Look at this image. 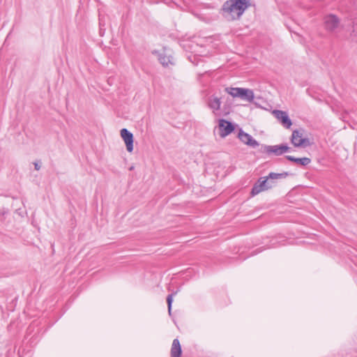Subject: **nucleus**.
I'll use <instances>...</instances> for the list:
<instances>
[{
  "label": "nucleus",
  "instance_id": "a211bd4d",
  "mask_svg": "<svg viewBox=\"0 0 357 357\" xmlns=\"http://www.w3.org/2000/svg\"><path fill=\"white\" fill-rule=\"evenodd\" d=\"M34 167L36 170H39L40 169V165L38 162H34Z\"/></svg>",
  "mask_w": 357,
  "mask_h": 357
},
{
  "label": "nucleus",
  "instance_id": "0eeeda50",
  "mask_svg": "<svg viewBox=\"0 0 357 357\" xmlns=\"http://www.w3.org/2000/svg\"><path fill=\"white\" fill-rule=\"evenodd\" d=\"M238 137L243 144L252 148H257L259 146V143L257 140H255L250 135L245 132L241 129L238 132Z\"/></svg>",
  "mask_w": 357,
  "mask_h": 357
},
{
  "label": "nucleus",
  "instance_id": "9d476101",
  "mask_svg": "<svg viewBox=\"0 0 357 357\" xmlns=\"http://www.w3.org/2000/svg\"><path fill=\"white\" fill-rule=\"evenodd\" d=\"M181 347L178 339H174L171 348V357H181Z\"/></svg>",
  "mask_w": 357,
  "mask_h": 357
},
{
  "label": "nucleus",
  "instance_id": "f257e3e1",
  "mask_svg": "<svg viewBox=\"0 0 357 357\" xmlns=\"http://www.w3.org/2000/svg\"><path fill=\"white\" fill-rule=\"evenodd\" d=\"M250 6V0H228L221 8V15L228 21L238 20Z\"/></svg>",
  "mask_w": 357,
  "mask_h": 357
},
{
  "label": "nucleus",
  "instance_id": "dca6fc26",
  "mask_svg": "<svg viewBox=\"0 0 357 357\" xmlns=\"http://www.w3.org/2000/svg\"><path fill=\"white\" fill-rule=\"evenodd\" d=\"M158 59L160 63L164 66H168L169 63H172V57L171 56H167L165 54H160Z\"/></svg>",
  "mask_w": 357,
  "mask_h": 357
},
{
  "label": "nucleus",
  "instance_id": "4468645a",
  "mask_svg": "<svg viewBox=\"0 0 357 357\" xmlns=\"http://www.w3.org/2000/svg\"><path fill=\"white\" fill-rule=\"evenodd\" d=\"M243 88H238V87H226L225 91L231 96L233 98H241V92H242Z\"/></svg>",
  "mask_w": 357,
  "mask_h": 357
},
{
  "label": "nucleus",
  "instance_id": "7ed1b4c3",
  "mask_svg": "<svg viewBox=\"0 0 357 357\" xmlns=\"http://www.w3.org/2000/svg\"><path fill=\"white\" fill-rule=\"evenodd\" d=\"M325 29L331 33L336 32L340 27V20L335 15H328L324 20Z\"/></svg>",
  "mask_w": 357,
  "mask_h": 357
},
{
  "label": "nucleus",
  "instance_id": "f3484780",
  "mask_svg": "<svg viewBox=\"0 0 357 357\" xmlns=\"http://www.w3.org/2000/svg\"><path fill=\"white\" fill-rule=\"evenodd\" d=\"M176 293H174L175 294ZM173 295L174 294H169L167 297V307H168V312L169 314H171L172 311V304L173 302Z\"/></svg>",
  "mask_w": 357,
  "mask_h": 357
},
{
  "label": "nucleus",
  "instance_id": "1a4fd4ad",
  "mask_svg": "<svg viewBox=\"0 0 357 357\" xmlns=\"http://www.w3.org/2000/svg\"><path fill=\"white\" fill-rule=\"evenodd\" d=\"M121 136L123 138L126 146V149L128 152H132L133 151V135L126 128H123L121 130Z\"/></svg>",
  "mask_w": 357,
  "mask_h": 357
},
{
  "label": "nucleus",
  "instance_id": "39448f33",
  "mask_svg": "<svg viewBox=\"0 0 357 357\" xmlns=\"http://www.w3.org/2000/svg\"><path fill=\"white\" fill-rule=\"evenodd\" d=\"M218 128L220 131V136L224 138L234 131V126L231 122L227 120L220 119Z\"/></svg>",
  "mask_w": 357,
  "mask_h": 357
},
{
  "label": "nucleus",
  "instance_id": "6e6552de",
  "mask_svg": "<svg viewBox=\"0 0 357 357\" xmlns=\"http://www.w3.org/2000/svg\"><path fill=\"white\" fill-rule=\"evenodd\" d=\"M289 147L286 144H280L275 146H265L264 151L270 154L273 153L275 155H281L284 153L288 151L289 150Z\"/></svg>",
  "mask_w": 357,
  "mask_h": 357
},
{
  "label": "nucleus",
  "instance_id": "ddd939ff",
  "mask_svg": "<svg viewBox=\"0 0 357 357\" xmlns=\"http://www.w3.org/2000/svg\"><path fill=\"white\" fill-rule=\"evenodd\" d=\"M255 98L254 92L252 89L243 88L241 99L248 102H252Z\"/></svg>",
  "mask_w": 357,
  "mask_h": 357
},
{
  "label": "nucleus",
  "instance_id": "f8f14e48",
  "mask_svg": "<svg viewBox=\"0 0 357 357\" xmlns=\"http://www.w3.org/2000/svg\"><path fill=\"white\" fill-rule=\"evenodd\" d=\"M286 158L289 160V161H291V162H294L299 165H301V166H306V165H308L310 162H311V160L310 158H295L294 156H291V155H287L286 156Z\"/></svg>",
  "mask_w": 357,
  "mask_h": 357
},
{
  "label": "nucleus",
  "instance_id": "f03ea898",
  "mask_svg": "<svg viewBox=\"0 0 357 357\" xmlns=\"http://www.w3.org/2000/svg\"><path fill=\"white\" fill-rule=\"evenodd\" d=\"M275 181L268 178V175L266 177H261L254 185L251 193L252 195L269 190L275 185Z\"/></svg>",
  "mask_w": 357,
  "mask_h": 357
},
{
  "label": "nucleus",
  "instance_id": "9b49d317",
  "mask_svg": "<svg viewBox=\"0 0 357 357\" xmlns=\"http://www.w3.org/2000/svg\"><path fill=\"white\" fill-rule=\"evenodd\" d=\"M221 100L220 98L216 96H211L208 98V106L213 109V112L218 111L220 108Z\"/></svg>",
  "mask_w": 357,
  "mask_h": 357
},
{
  "label": "nucleus",
  "instance_id": "2eb2a0df",
  "mask_svg": "<svg viewBox=\"0 0 357 357\" xmlns=\"http://www.w3.org/2000/svg\"><path fill=\"white\" fill-rule=\"evenodd\" d=\"M288 175H289L288 172H282V173L271 172L268 174V178H271V180L274 181L275 180L285 178L288 176Z\"/></svg>",
  "mask_w": 357,
  "mask_h": 357
},
{
  "label": "nucleus",
  "instance_id": "20e7f679",
  "mask_svg": "<svg viewBox=\"0 0 357 357\" xmlns=\"http://www.w3.org/2000/svg\"><path fill=\"white\" fill-rule=\"evenodd\" d=\"M303 130H295L291 137V142L296 147L310 146V142L308 138L303 137Z\"/></svg>",
  "mask_w": 357,
  "mask_h": 357
},
{
  "label": "nucleus",
  "instance_id": "423d86ee",
  "mask_svg": "<svg viewBox=\"0 0 357 357\" xmlns=\"http://www.w3.org/2000/svg\"><path fill=\"white\" fill-rule=\"evenodd\" d=\"M273 114L284 128H290L292 122L286 112L275 109L273 111Z\"/></svg>",
  "mask_w": 357,
  "mask_h": 357
}]
</instances>
